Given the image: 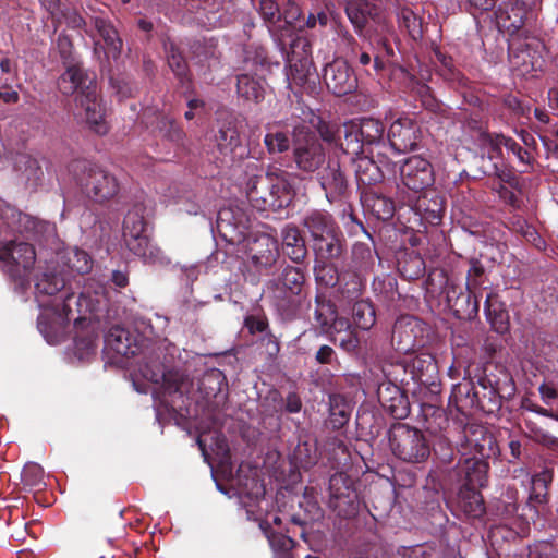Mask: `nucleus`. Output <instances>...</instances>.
Here are the masks:
<instances>
[{
    "label": "nucleus",
    "instance_id": "1",
    "mask_svg": "<svg viewBox=\"0 0 558 558\" xmlns=\"http://www.w3.org/2000/svg\"><path fill=\"white\" fill-rule=\"evenodd\" d=\"M306 274L296 266L286 265L264 288L270 306L283 320L296 318L305 299Z\"/></svg>",
    "mask_w": 558,
    "mask_h": 558
},
{
    "label": "nucleus",
    "instance_id": "2",
    "mask_svg": "<svg viewBox=\"0 0 558 558\" xmlns=\"http://www.w3.org/2000/svg\"><path fill=\"white\" fill-rule=\"evenodd\" d=\"M294 195L289 173L277 167H269L264 174H254L246 182L247 199L258 211H279L287 208Z\"/></svg>",
    "mask_w": 558,
    "mask_h": 558
},
{
    "label": "nucleus",
    "instance_id": "3",
    "mask_svg": "<svg viewBox=\"0 0 558 558\" xmlns=\"http://www.w3.org/2000/svg\"><path fill=\"white\" fill-rule=\"evenodd\" d=\"M74 179L82 194L92 203L106 205L117 198L120 182L104 167L89 161H78L74 166Z\"/></svg>",
    "mask_w": 558,
    "mask_h": 558
},
{
    "label": "nucleus",
    "instance_id": "4",
    "mask_svg": "<svg viewBox=\"0 0 558 558\" xmlns=\"http://www.w3.org/2000/svg\"><path fill=\"white\" fill-rule=\"evenodd\" d=\"M291 126L292 163L296 171L311 175L320 171L327 162L326 151L314 132L304 123H287Z\"/></svg>",
    "mask_w": 558,
    "mask_h": 558
},
{
    "label": "nucleus",
    "instance_id": "5",
    "mask_svg": "<svg viewBox=\"0 0 558 558\" xmlns=\"http://www.w3.org/2000/svg\"><path fill=\"white\" fill-rule=\"evenodd\" d=\"M489 367L483 369V374L477 376L475 381V412L485 414H496L502 405V399H510L515 392L513 378L505 369H500L497 377L488 373Z\"/></svg>",
    "mask_w": 558,
    "mask_h": 558
},
{
    "label": "nucleus",
    "instance_id": "6",
    "mask_svg": "<svg viewBox=\"0 0 558 558\" xmlns=\"http://www.w3.org/2000/svg\"><path fill=\"white\" fill-rule=\"evenodd\" d=\"M145 206L136 203L128 210L123 220V238L130 252L141 257L144 263L156 264L163 259L162 251L151 244L145 234L147 222L144 217Z\"/></svg>",
    "mask_w": 558,
    "mask_h": 558
},
{
    "label": "nucleus",
    "instance_id": "7",
    "mask_svg": "<svg viewBox=\"0 0 558 558\" xmlns=\"http://www.w3.org/2000/svg\"><path fill=\"white\" fill-rule=\"evenodd\" d=\"M388 441L392 454L403 462L422 463L430 456V445L425 434L409 424H392L388 430Z\"/></svg>",
    "mask_w": 558,
    "mask_h": 558
},
{
    "label": "nucleus",
    "instance_id": "8",
    "mask_svg": "<svg viewBox=\"0 0 558 558\" xmlns=\"http://www.w3.org/2000/svg\"><path fill=\"white\" fill-rule=\"evenodd\" d=\"M386 126L383 121L374 118H357L343 123V142L340 148L350 155H360L372 147H384Z\"/></svg>",
    "mask_w": 558,
    "mask_h": 558
},
{
    "label": "nucleus",
    "instance_id": "9",
    "mask_svg": "<svg viewBox=\"0 0 558 558\" xmlns=\"http://www.w3.org/2000/svg\"><path fill=\"white\" fill-rule=\"evenodd\" d=\"M511 70L520 76H534L545 66V44L541 37H507Z\"/></svg>",
    "mask_w": 558,
    "mask_h": 558
},
{
    "label": "nucleus",
    "instance_id": "10",
    "mask_svg": "<svg viewBox=\"0 0 558 558\" xmlns=\"http://www.w3.org/2000/svg\"><path fill=\"white\" fill-rule=\"evenodd\" d=\"M106 288L99 281L88 278L84 279V283L78 293L71 291L66 292L62 299L61 313L65 318L74 311L80 314L76 320L89 314L90 317L99 318V313L107 306Z\"/></svg>",
    "mask_w": 558,
    "mask_h": 558
},
{
    "label": "nucleus",
    "instance_id": "11",
    "mask_svg": "<svg viewBox=\"0 0 558 558\" xmlns=\"http://www.w3.org/2000/svg\"><path fill=\"white\" fill-rule=\"evenodd\" d=\"M457 435L454 444L460 446L461 456H476L477 458L488 459L495 454L497 442L494 435L483 425L456 422Z\"/></svg>",
    "mask_w": 558,
    "mask_h": 558
},
{
    "label": "nucleus",
    "instance_id": "12",
    "mask_svg": "<svg viewBox=\"0 0 558 558\" xmlns=\"http://www.w3.org/2000/svg\"><path fill=\"white\" fill-rule=\"evenodd\" d=\"M328 490V506L339 518L352 519L359 513L360 496L349 475L342 472L331 475Z\"/></svg>",
    "mask_w": 558,
    "mask_h": 558
},
{
    "label": "nucleus",
    "instance_id": "13",
    "mask_svg": "<svg viewBox=\"0 0 558 558\" xmlns=\"http://www.w3.org/2000/svg\"><path fill=\"white\" fill-rule=\"evenodd\" d=\"M0 260L8 268L9 275L19 283L28 281L29 272L36 262V252L27 242L0 241Z\"/></svg>",
    "mask_w": 558,
    "mask_h": 558
},
{
    "label": "nucleus",
    "instance_id": "14",
    "mask_svg": "<svg viewBox=\"0 0 558 558\" xmlns=\"http://www.w3.org/2000/svg\"><path fill=\"white\" fill-rule=\"evenodd\" d=\"M421 416L424 421L425 428L433 435H439L441 441L447 445L446 452L441 456V460L451 463L453 460L452 444L460 434L457 425L450 424L447 412L440 405L424 402L421 404ZM454 421L453 423H456Z\"/></svg>",
    "mask_w": 558,
    "mask_h": 558
},
{
    "label": "nucleus",
    "instance_id": "15",
    "mask_svg": "<svg viewBox=\"0 0 558 558\" xmlns=\"http://www.w3.org/2000/svg\"><path fill=\"white\" fill-rule=\"evenodd\" d=\"M215 142L217 153L215 159L221 168L231 167L248 155L247 148L242 144L240 131L233 122H226L219 126Z\"/></svg>",
    "mask_w": 558,
    "mask_h": 558
},
{
    "label": "nucleus",
    "instance_id": "16",
    "mask_svg": "<svg viewBox=\"0 0 558 558\" xmlns=\"http://www.w3.org/2000/svg\"><path fill=\"white\" fill-rule=\"evenodd\" d=\"M8 227L14 233H19L27 240L36 241L43 245L54 242L57 238L56 225L22 211H12L7 221Z\"/></svg>",
    "mask_w": 558,
    "mask_h": 558
},
{
    "label": "nucleus",
    "instance_id": "17",
    "mask_svg": "<svg viewBox=\"0 0 558 558\" xmlns=\"http://www.w3.org/2000/svg\"><path fill=\"white\" fill-rule=\"evenodd\" d=\"M8 227L14 233H19L27 240L36 241L43 245L54 242L57 238L56 225L22 211H12L7 221Z\"/></svg>",
    "mask_w": 558,
    "mask_h": 558
},
{
    "label": "nucleus",
    "instance_id": "18",
    "mask_svg": "<svg viewBox=\"0 0 558 558\" xmlns=\"http://www.w3.org/2000/svg\"><path fill=\"white\" fill-rule=\"evenodd\" d=\"M64 68L57 82L60 93L65 96L75 95L76 104L82 98L94 97L97 92L95 73L84 69L80 62Z\"/></svg>",
    "mask_w": 558,
    "mask_h": 558
},
{
    "label": "nucleus",
    "instance_id": "19",
    "mask_svg": "<svg viewBox=\"0 0 558 558\" xmlns=\"http://www.w3.org/2000/svg\"><path fill=\"white\" fill-rule=\"evenodd\" d=\"M400 179L403 187L414 193L425 192L435 183L434 167L420 155L408 157L400 166Z\"/></svg>",
    "mask_w": 558,
    "mask_h": 558
},
{
    "label": "nucleus",
    "instance_id": "20",
    "mask_svg": "<svg viewBox=\"0 0 558 558\" xmlns=\"http://www.w3.org/2000/svg\"><path fill=\"white\" fill-rule=\"evenodd\" d=\"M424 328L422 322L412 315H402L393 324L391 344L404 355L413 354L424 345Z\"/></svg>",
    "mask_w": 558,
    "mask_h": 558
},
{
    "label": "nucleus",
    "instance_id": "21",
    "mask_svg": "<svg viewBox=\"0 0 558 558\" xmlns=\"http://www.w3.org/2000/svg\"><path fill=\"white\" fill-rule=\"evenodd\" d=\"M402 203L412 208L424 226H439L447 210L446 197L435 189L426 190L415 201L411 197L403 198Z\"/></svg>",
    "mask_w": 558,
    "mask_h": 558
},
{
    "label": "nucleus",
    "instance_id": "22",
    "mask_svg": "<svg viewBox=\"0 0 558 558\" xmlns=\"http://www.w3.org/2000/svg\"><path fill=\"white\" fill-rule=\"evenodd\" d=\"M317 179L329 203L342 202L350 196L349 180L338 159L329 158L317 172Z\"/></svg>",
    "mask_w": 558,
    "mask_h": 558
},
{
    "label": "nucleus",
    "instance_id": "23",
    "mask_svg": "<svg viewBox=\"0 0 558 558\" xmlns=\"http://www.w3.org/2000/svg\"><path fill=\"white\" fill-rule=\"evenodd\" d=\"M387 137L395 151L404 154L420 148L423 133L418 122L401 117L391 123Z\"/></svg>",
    "mask_w": 558,
    "mask_h": 558
},
{
    "label": "nucleus",
    "instance_id": "24",
    "mask_svg": "<svg viewBox=\"0 0 558 558\" xmlns=\"http://www.w3.org/2000/svg\"><path fill=\"white\" fill-rule=\"evenodd\" d=\"M246 250L253 267L260 274L271 269L279 258L277 241L266 233L248 236Z\"/></svg>",
    "mask_w": 558,
    "mask_h": 558
},
{
    "label": "nucleus",
    "instance_id": "25",
    "mask_svg": "<svg viewBox=\"0 0 558 558\" xmlns=\"http://www.w3.org/2000/svg\"><path fill=\"white\" fill-rule=\"evenodd\" d=\"M377 399L385 413L396 420H403L410 414L411 405L407 391L391 380L378 385Z\"/></svg>",
    "mask_w": 558,
    "mask_h": 558
},
{
    "label": "nucleus",
    "instance_id": "26",
    "mask_svg": "<svg viewBox=\"0 0 558 558\" xmlns=\"http://www.w3.org/2000/svg\"><path fill=\"white\" fill-rule=\"evenodd\" d=\"M291 121V123L312 125L317 130L322 140L328 144H335L340 147V142H343V124L340 125L335 121H326L322 117L316 116L308 107L296 106Z\"/></svg>",
    "mask_w": 558,
    "mask_h": 558
},
{
    "label": "nucleus",
    "instance_id": "27",
    "mask_svg": "<svg viewBox=\"0 0 558 558\" xmlns=\"http://www.w3.org/2000/svg\"><path fill=\"white\" fill-rule=\"evenodd\" d=\"M554 480L553 464H545L541 471L536 472L531 478V490L527 501L522 507L521 518H530L538 515V507L545 506L549 500L548 488Z\"/></svg>",
    "mask_w": 558,
    "mask_h": 558
},
{
    "label": "nucleus",
    "instance_id": "28",
    "mask_svg": "<svg viewBox=\"0 0 558 558\" xmlns=\"http://www.w3.org/2000/svg\"><path fill=\"white\" fill-rule=\"evenodd\" d=\"M324 82L336 96L351 94L357 86V80L344 60L336 59L324 69Z\"/></svg>",
    "mask_w": 558,
    "mask_h": 558
},
{
    "label": "nucleus",
    "instance_id": "29",
    "mask_svg": "<svg viewBox=\"0 0 558 558\" xmlns=\"http://www.w3.org/2000/svg\"><path fill=\"white\" fill-rule=\"evenodd\" d=\"M482 295L471 293L459 284H451L447 290L446 303L452 315L460 320H473L478 316Z\"/></svg>",
    "mask_w": 558,
    "mask_h": 558
},
{
    "label": "nucleus",
    "instance_id": "30",
    "mask_svg": "<svg viewBox=\"0 0 558 558\" xmlns=\"http://www.w3.org/2000/svg\"><path fill=\"white\" fill-rule=\"evenodd\" d=\"M198 390L208 409L220 411L228 400L226 376L218 369L207 372L199 380Z\"/></svg>",
    "mask_w": 558,
    "mask_h": 558
},
{
    "label": "nucleus",
    "instance_id": "31",
    "mask_svg": "<svg viewBox=\"0 0 558 558\" xmlns=\"http://www.w3.org/2000/svg\"><path fill=\"white\" fill-rule=\"evenodd\" d=\"M396 367H400L410 379L421 384L429 381L438 375V366L434 355L427 352H420L415 355L409 354L402 359Z\"/></svg>",
    "mask_w": 558,
    "mask_h": 558
},
{
    "label": "nucleus",
    "instance_id": "32",
    "mask_svg": "<svg viewBox=\"0 0 558 558\" xmlns=\"http://www.w3.org/2000/svg\"><path fill=\"white\" fill-rule=\"evenodd\" d=\"M301 225L308 235L310 244L340 229L330 213L319 209L307 211L302 217Z\"/></svg>",
    "mask_w": 558,
    "mask_h": 558
},
{
    "label": "nucleus",
    "instance_id": "33",
    "mask_svg": "<svg viewBox=\"0 0 558 558\" xmlns=\"http://www.w3.org/2000/svg\"><path fill=\"white\" fill-rule=\"evenodd\" d=\"M487 459L476 456H462L458 464V476L461 485L485 486L488 473Z\"/></svg>",
    "mask_w": 558,
    "mask_h": 558
},
{
    "label": "nucleus",
    "instance_id": "34",
    "mask_svg": "<svg viewBox=\"0 0 558 558\" xmlns=\"http://www.w3.org/2000/svg\"><path fill=\"white\" fill-rule=\"evenodd\" d=\"M14 170L25 189L36 192L44 180V171L38 159L28 154H17L14 161Z\"/></svg>",
    "mask_w": 558,
    "mask_h": 558
},
{
    "label": "nucleus",
    "instance_id": "35",
    "mask_svg": "<svg viewBox=\"0 0 558 558\" xmlns=\"http://www.w3.org/2000/svg\"><path fill=\"white\" fill-rule=\"evenodd\" d=\"M476 393L475 381L471 378L470 373L465 372L462 381L452 387L449 405H453L458 412L465 416L471 415L475 413Z\"/></svg>",
    "mask_w": 558,
    "mask_h": 558
},
{
    "label": "nucleus",
    "instance_id": "36",
    "mask_svg": "<svg viewBox=\"0 0 558 558\" xmlns=\"http://www.w3.org/2000/svg\"><path fill=\"white\" fill-rule=\"evenodd\" d=\"M484 314L492 329L505 335L510 329V317L506 304L500 300L499 295L493 291L487 293L484 301Z\"/></svg>",
    "mask_w": 558,
    "mask_h": 558
},
{
    "label": "nucleus",
    "instance_id": "37",
    "mask_svg": "<svg viewBox=\"0 0 558 558\" xmlns=\"http://www.w3.org/2000/svg\"><path fill=\"white\" fill-rule=\"evenodd\" d=\"M310 245L315 255V259L338 260L347 250V241L341 229L316 240Z\"/></svg>",
    "mask_w": 558,
    "mask_h": 558
},
{
    "label": "nucleus",
    "instance_id": "38",
    "mask_svg": "<svg viewBox=\"0 0 558 558\" xmlns=\"http://www.w3.org/2000/svg\"><path fill=\"white\" fill-rule=\"evenodd\" d=\"M287 64L312 60V45L308 37H275Z\"/></svg>",
    "mask_w": 558,
    "mask_h": 558
},
{
    "label": "nucleus",
    "instance_id": "39",
    "mask_svg": "<svg viewBox=\"0 0 558 558\" xmlns=\"http://www.w3.org/2000/svg\"><path fill=\"white\" fill-rule=\"evenodd\" d=\"M361 202L373 217L380 221L390 220L396 213V205L392 198L378 194L372 190L361 191Z\"/></svg>",
    "mask_w": 558,
    "mask_h": 558
},
{
    "label": "nucleus",
    "instance_id": "40",
    "mask_svg": "<svg viewBox=\"0 0 558 558\" xmlns=\"http://www.w3.org/2000/svg\"><path fill=\"white\" fill-rule=\"evenodd\" d=\"M337 288V299L340 302L353 303L361 300L365 289V275L359 271L345 269L342 271Z\"/></svg>",
    "mask_w": 558,
    "mask_h": 558
},
{
    "label": "nucleus",
    "instance_id": "41",
    "mask_svg": "<svg viewBox=\"0 0 558 558\" xmlns=\"http://www.w3.org/2000/svg\"><path fill=\"white\" fill-rule=\"evenodd\" d=\"M288 66L287 77L290 86L295 85L306 93L315 90L319 76L313 61L303 59V62L288 64Z\"/></svg>",
    "mask_w": 558,
    "mask_h": 558
},
{
    "label": "nucleus",
    "instance_id": "42",
    "mask_svg": "<svg viewBox=\"0 0 558 558\" xmlns=\"http://www.w3.org/2000/svg\"><path fill=\"white\" fill-rule=\"evenodd\" d=\"M156 137L168 142L175 149H183L185 146L186 133L175 119L169 116H160L153 129Z\"/></svg>",
    "mask_w": 558,
    "mask_h": 558
},
{
    "label": "nucleus",
    "instance_id": "43",
    "mask_svg": "<svg viewBox=\"0 0 558 558\" xmlns=\"http://www.w3.org/2000/svg\"><path fill=\"white\" fill-rule=\"evenodd\" d=\"M106 348L117 355L131 357L136 355L138 345L133 341L131 333L120 327L113 326L109 329L105 337Z\"/></svg>",
    "mask_w": 558,
    "mask_h": 558
},
{
    "label": "nucleus",
    "instance_id": "44",
    "mask_svg": "<svg viewBox=\"0 0 558 558\" xmlns=\"http://www.w3.org/2000/svg\"><path fill=\"white\" fill-rule=\"evenodd\" d=\"M283 253L296 264L303 263L307 256V246L300 229L294 225H287L282 230Z\"/></svg>",
    "mask_w": 558,
    "mask_h": 558
},
{
    "label": "nucleus",
    "instance_id": "45",
    "mask_svg": "<svg viewBox=\"0 0 558 558\" xmlns=\"http://www.w3.org/2000/svg\"><path fill=\"white\" fill-rule=\"evenodd\" d=\"M78 106L85 110V120L90 131L98 135H105L109 131V126L105 119V109L99 100L98 93L94 97L82 98Z\"/></svg>",
    "mask_w": 558,
    "mask_h": 558
},
{
    "label": "nucleus",
    "instance_id": "46",
    "mask_svg": "<svg viewBox=\"0 0 558 558\" xmlns=\"http://www.w3.org/2000/svg\"><path fill=\"white\" fill-rule=\"evenodd\" d=\"M353 159L355 179L359 189L368 187L380 183L384 180L381 168L373 157L360 156Z\"/></svg>",
    "mask_w": 558,
    "mask_h": 558
},
{
    "label": "nucleus",
    "instance_id": "47",
    "mask_svg": "<svg viewBox=\"0 0 558 558\" xmlns=\"http://www.w3.org/2000/svg\"><path fill=\"white\" fill-rule=\"evenodd\" d=\"M68 280L69 279L58 271L56 267H47L36 277V293L41 295H54L62 289H65V293L71 292V287H66Z\"/></svg>",
    "mask_w": 558,
    "mask_h": 558
},
{
    "label": "nucleus",
    "instance_id": "48",
    "mask_svg": "<svg viewBox=\"0 0 558 558\" xmlns=\"http://www.w3.org/2000/svg\"><path fill=\"white\" fill-rule=\"evenodd\" d=\"M483 486L461 485L457 496L459 508L468 515L477 518L485 512L483 496L480 489Z\"/></svg>",
    "mask_w": 558,
    "mask_h": 558
},
{
    "label": "nucleus",
    "instance_id": "49",
    "mask_svg": "<svg viewBox=\"0 0 558 558\" xmlns=\"http://www.w3.org/2000/svg\"><path fill=\"white\" fill-rule=\"evenodd\" d=\"M329 416L327 418V426L333 430L343 428L352 412V407L347 398L340 393H332L329 396L328 402Z\"/></svg>",
    "mask_w": 558,
    "mask_h": 558
},
{
    "label": "nucleus",
    "instance_id": "50",
    "mask_svg": "<svg viewBox=\"0 0 558 558\" xmlns=\"http://www.w3.org/2000/svg\"><path fill=\"white\" fill-rule=\"evenodd\" d=\"M231 217V210L219 211L217 217V231L229 244L239 245L247 241L246 227L243 223H232Z\"/></svg>",
    "mask_w": 558,
    "mask_h": 558
},
{
    "label": "nucleus",
    "instance_id": "51",
    "mask_svg": "<svg viewBox=\"0 0 558 558\" xmlns=\"http://www.w3.org/2000/svg\"><path fill=\"white\" fill-rule=\"evenodd\" d=\"M387 9L397 14L399 26L408 35H422L424 33L422 20L401 0H387Z\"/></svg>",
    "mask_w": 558,
    "mask_h": 558
},
{
    "label": "nucleus",
    "instance_id": "52",
    "mask_svg": "<svg viewBox=\"0 0 558 558\" xmlns=\"http://www.w3.org/2000/svg\"><path fill=\"white\" fill-rule=\"evenodd\" d=\"M61 264L70 274L84 276L92 270L93 259L90 255L78 247L66 248L61 255Z\"/></svg>",
    "mask_w": 558,
    "mask_h": 558
},
{
    "label": "nucleus",
    "instance_id": "53",
    "mask_svg": "<svg viewBox=\"0 0 558 558\" xmlns=\"http://www.w3.org/2000/svg\"><path fill=\"white\" fill-rule=\"evenodd\" d=\"M345 12L356 31H361L369 17L379 14L380 9L367 0H347Z\"/></svg>",
    "mask_w": 558,
    "mask_h": 558
},
{
    "label": "nucleus",
    "instance_id": "54",
    "mask_svg": "<svg viewBox=\"0 0 558 558\" xmlns=\"http://www.w3.org/2000/svg\"><path fill=\"white\" fill-rule=\"evenodd\" d=\"M260 529L268 539L274 558H295L293 548L296 543L294 539L282 533L272 531L268 523H262Z\"/></svg>",
    "mask_w": 558,
    "mask_h": 558
},
{
    "label": "nucleus",
    "instance_id": "55",
    "mask_svg": "<svg viewBox=\"0 0 558 558\" xmlns=\"http://www.w3.org/2000/svg\"><path fill=\"white\" fill-rule=\"evenodd\" d=\"M291 460L299 469L310 470L314 466L318 461L316 440L300 437L292 452Z\"/></svg>",
    "mask_w": 558,
    "mask_h": 558
},
{
    "label": "nucleus",
    "instance_id": "56",
    "mask_svg": "<svg viewBox=\"0 0 558 558\" xmlns=\"http://www.w3.org/2000/svg\"><path fill=\"white\" fill-rule=\"evenodd\" d=\"M379 45V49L381 54H376L374 57V66L376 70H381L385 68L386 63L397 64L399 62L398 57L395 53V47L399 51L400 54L404 53L401 47V38L400 37H377Z\"/></svg>",
    "mask_w": 558,
    "mask_h": 558
},
{
    "label": "nucleus",
    "instance_id": "57",
    "mask_svg": "<svg viewBox=\"0 0 558 558\" xmlns=\"http://www.w3.org/2000/svg\"><path fill=\"white\" fill-rule=\"evenodd\" d=\"M374 262L372 245L369 243L356 242L352 246L351 263L348 269L366 275L373 269Z\"/></svg>",
    "mask_w": 558,
    "mask_h": 558
},
{
    "label": "nucleus",
    "instance_id": "58",
    "mask_svg": "<svg viewBox=\"0 0 558 558\" xmlns=\"http://www.w3.org/2000/svg\"><path fill=\"white\" fill-rule=\"evenodd\" d=\"M313 271L316 282L328 288L336 287L342 276L335 259H315Z\"/></svg>",
    "mask_w": 558,
    "mask_h": 558
},
{
    "label": "nucleus",
    "instance_id": "59",
    "mask_svg": "<svg viewBox=\"0 0 558 558\" xmlns=\"http://www.w3.org/2000/svg\"><path fill=\"white\" fill-rule=\"evenodd\" d=\"M236 93L239 97L255 104L260 102L265 96L262 82L248 74H240L236 80Z\"/></svg>",
    "mask_w": 558,
    "mask_h": 558
},
{
    "label": "nucleus",
    "instance_id": "60",
    "mask_svg": "<svg viewBox=\"0 0 558 558\" xmlns=\"http://www.w3.org/2000/svg\"><path fill=\"white\" fill-rule=\"evenodd\" d=\"M488 282L485 266L478 258H470L468 260V269L465 272V289L471 293L482 295L484 284Z\"/></svg>",
    "mask_w": 558,
    "mask_h": 558
},
{
    "label": "nucleus",
    "instance_id": "61",
    "mask_svg": "<svg viewBox=\"0 0 558 558\" xmlns=\"http://www.w3.org/2000/svg\"><path fill=\"white\" fill-rule=\"evenodd\" d=\"M337 313V307L332 301L327 299L324 293L316 294L314 320L322 331H328L330 329V322L335 319Z\"/></svg>",
    "mask_w": 558,
    "mask_h": 558
},
{
    "label": "nucleus",
    "instance_id": "62",
    "mask_svg": "<svg viewBox=\"0 0 558 558\" xmlns=\"http://www.w3.org/2000/svg\"><path fill=\"white\" fill-rule=\"evenodd\" d=\"M398 270L404 279L412 281L424 276L426 265L420 254L411 252L398 260Z\"/></svg>",
    "mask_w": 558,
    "mask_h": 558
},
{
    "label": "nucleus",
    "instance_id": "63",
    "mask_svg": "<svg viewBox=\"0 0 558 558\" xmlns=\"http://www.w3.org/2000/svg\"><path fill=\"white\" fill-rule=\"evenodd\" d=\"M351 315L353 324L362 330H369L376 323V311L369 300L353 302Z\"/></svg>",
    "mask_w": 558,
    "mask_h": 558
},
{
    "label": "nucleus",
    "instance_id": "64",
    "mask_svg": "<svg viewBox=\"0 0 558 558\" xmlns=\"http://www.w3.org/2000/svg\"><path fill=\"white\" fill-rule=\"evenodd\" d=\"M94 52L98 59L117 60L122 50V37H93Z\"/></svg>",
    "mask_w": 558,
    "mask_h": 558
}]
</instances>
